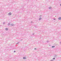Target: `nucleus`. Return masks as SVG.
I'll return each mask as SVG.
<instances>
[{"label": "nucleus", "mask_w": 61, "mask_h": 61, "mask_svg": "<svg viewBox=\"0 0 61 61\" xmlns=\"http://www.w3.org/2000/svg\"><path fill=\"white\" fill-rule=\"evenodd\" d=\"M5 30H8V28H6Z\"/></svg>", "instance_id": "6"}, {"label": "nucleus", "mask_w": 61, "mask_h": 61, "mask_svg": "<svg viewBox=\"0 0 61 61\" xmlns=\"http://www.w3.org/2000/svg\"><path fill=\"white\" fill-rule=\"evenodd\" d=\"M55 47V46H52V47Z\"/></svg>", "instance_id": "8"}, {"label": "nucleus", "mask_w": 61, "mask_h": 61, "mask_svg": "<svg viewBox=\"0 0 61 61\" xmlns=\"http://www.w3.org/2000/svg\"><path fill=\"white\" fill-rule=\"evenodd\" d=\"M53 59H55V58H54Z\"/></svg>", "instance_id": "9"}, {"label": "nucleus", "mask_w": 61, "mask_h": 61, "mask_svg": "<svg viewBox=\"0 0 61 61\" xmlns=\"http://www.w3.org/2000/svg\"><path fill=\"white\" fill-rule=\"evenodd\" d=\"M51 7H49V8L50 9H51Z\"/></svg>", "instance_id": "3"}, {"label": "nucleus", "mask_w": 61, "mask_h": 61, "mask_svg": "<svg viewBox=\"0 0 61 61\" xmlns=\"http://www.w3.org/2000/svg\"><path fill=\"white\" fill-rule=\"evenodd\" d=\"M33 35H35V34H33Z\"/></svg>", "instance_id": "12"}, {"label": "nucleus", "mask_w": 61, "mask_h": 61, "mask_svg": "<svg viewBox=\"0 0 61 61\" xmlns=\"http://www.w3.org/2000/svg\"><path fill=\"white\" fill-rule=\"evenodd\" d=\"M55 17H56V16H55Z\"/></svg>", "instance_id": "16"}, {"label": "nucleus", "mask_w": 61, "mask_h": 61, "mask_svg": "<svg viewBox=\"0 0 61 61\" xmlns=\"http://www.w3.org/2000/svg\"><path fill=\"white\" fill-rule=\"evenodd\" d=\"M14 52H16L15 51H14Z\"/></svg>", "instance_id": "11"}, {"label": "nucleus", "mask_w": 61, "mask_h": 61, "mask_svg": "<svg viewBox=\"0 0 61 61\" xmlns=\"http://www.w3.org/2000/svg\"><path fill=\"white\" fill-rule=\"evenodd\" d=\"M23 58L24 59H26V58H25V57H24Z\"/></svg>", "instance_id": "5"}, {"label": "nucleus", "mask_w": 61, "mask_h": 61, "mask_svg": "<svg viewBox=\"0 0 61 61\" xmlns=\"http://www.w3.org/2000/svg\"><path fill=\"white\" fill-rule=\"evenodd\" d=\"M5 22H4V23H3V24H5Z\"/></svg>", "instance_id": "10"}, {"label": "nucleus", "mask_w": 61, "mask_h": 61, "mask_svg": "<svg viewBox=\"0 0 61 61\" xmlns=\"http://www.w3.org/2000/svg\"><path fill=\"white\" fill-rule=\"evenodd\" d=\"M61 18L60 17L58 18V20H61Z\"/></svg>", "instance_id": "2"}, {"label": "nucleus", "mask_w": 61, "mask_h": 61, "mask_svg": "<svg viewBox=\"0 0 61 61\" xmlns=\"http://www.w3.org/2000/svg\"><path fill=\"white\" fill-rule=\"evenodd\" d=\"M60 6H61V4L60 5Z\"/></svg>", "instance_id": "14"}, {"label": "nucleus", "mask_w": 61, "mask_h": 61, "mask_svg": "<svg viewBox=\"0 0 61 61\" xmlns=\"http://www.w3.org/2000/svg\"><path fill=\"white\" fill-rule=\"evenodd\" d=\"M9 15H11V13L10 12L8 14Z\"/></svg>", "instance_id": "1"}, {"label": "nucleus", "mask_w": 61, "mask_h": 61, "mask_svg": "<svg viewBox=\"0 0 61 61\" xmlns=\"http://www.w3.org/2000/svg\"><path fill=\"white\" fill-rule=\"evenodd\" d=\"M35 49H36V48H35Z\"/></svg>", "instance_id": "15"}, {"label": "nucleus", "mask_w": 61, "mask_h": 61, "mask_svg": "<svg viewBox=\"0 0 61 61\" xmlns=\"http://www.w3.org/2000/svg\"><path fill=\"white\" fill-rule=\"evenodd\" d=\"M10 25V23H9L8 24V25Z\"/></svg>", "instance_id": "7"}, {"label": "nucleus", "mask_w": 61, "mask_h": 61, "mask_svg": "<svg viewBox=\"0 0 61 61\" xmlns=\"http://www.w3.org/2000/svg\"><path fill=\"white\" fill-rule=\"evenodd\" d=\"M41 19H42V18H40L39 19V20H40Z\"/></svg>", "instance_id": "4"}, {"label": "nucleus", "mask_w": 61, "mask_h": 61, "mask_svg": "<svg viewBox=\"0 0 61 61\" xmlns=\"http://www.w3.org/2000/svg\"><path fill=\"white\" fill-rule=\"evenodd\" d=\"M54 20H56V19H54Z\"/></svg>", "instance_id": "13"}]
</instances>
